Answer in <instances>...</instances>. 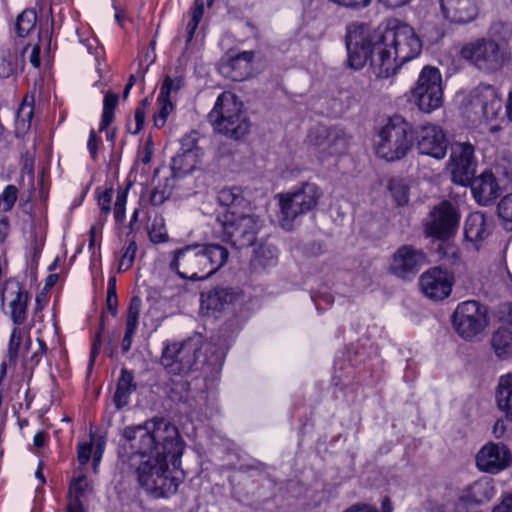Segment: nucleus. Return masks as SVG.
I'll return each instance as SVG.
<instances>
[{
    "label": "nucleus",
    "instance_id": "obj_1",
    "mask_svg": "<svg viewBox=\"0 0 512 512\" xmlns=\"http://www.w3.org/2000/svg\"><path fill=\"white\" fill-rule=\"evenodd\" d=\"M123 437L121 468H134L139 485L153 498L175 494L184 479L180 468L184 442L178 428L166 419L152 418L126 427Z\"/></svg>",
    "mask_w": 512,
    "mask_h": 512
},
{
    "label": "nucleus",
    "instance_id": "obj_2",
    "mask_svg": "<svg viewBox=\"0 0 512 512\" xmlns=\"http://www.w3.org/2000/svg\"><path fill=\"white\" fill-rule=\"evenodd\" d=\"M374 41L373 70L379 78L395 75L403 64L418 57L422 51V42L414 29L396 19L375 29Z\"/></svg>",
    "mask_w": 512,
    "mask_h": 512
},
{
    "label": "nucleus",
    "instance_id": "obj_3",
    "mask_svg": "<svg viewBox=\"0 0 512 512\" xmlns=\"http://www.w3.org/2000/svg\"><path fill=\"white\" fill-rule=\"evenodd\" d=\"M218 201L227 210L217 217L223 240L241 249L253 245L264 225V220L255 214L251 203L240 187H226L219 191Z\"/></svg>",
    "mask_w": 512,
    "mask_h": 512
},
{
    "label": "nucleus",
    "instance_id": "obj_4",
    "mask_svg": "<svg viewBox=\"0 0 512 512\" xmlns=\"http://www.w3.org/2000/svg\"><path fill=\"white\" fill-rule=\"evenodd\" d=\"M228 257V250L219 244L192 243L168 252L166 262L180 278L203 281L222 268Z\"/></svg>",
    "mask_w": 512,
    "mask_h": 512
},
{
    "label": "nucleus",
    "instance_id": "obj_5",
    "mask_svg": "<svg viewBox=\"0 0 512 512\" xmlns=\"http://www.w3.org/2000/svg\"><path fill=\"white\" fill-rule=\"evenodd\" d=\"M208 120L215 132L233 140L245 137L251 128L242 102L230 91H224L218 96L208 114Z\"/></svg>",
    "mask_w": 512,
    "mask_h": 512
},
{
    "label": "nucleus",
    "instance_id": "obj_6",
    "mask_svg": "<svg viewBox=\"0 0 512 512\" xmlns=\"http://www.w3.org/2000/svg\"><path fill=\"white\" fill-rule=\"evenodd\" d=\"M413 144L412 127L402 116L394 115L380 127L376 138L375 153L387 161L400 160Z\"/></svg>",
    "mask_w": 512,
    "mask_h": 512
},
{
    "label": "nucleus",
    "instance_id": "obj_7",
    "mask_svg": "<svg viewBox=\"0 0 512 512\" xmlns=\"http://www.w3.org/2000/svg\"><path fill=\"white\" fill-rule=\"evenodd\" d=\"M460 56L476 69L485 73L502 70L511 60L510 50L488 37H480L465 43Z\"/></svg>",
    "mask_w": 512,
    "mask_h": 512
},
{
    "label": "nucleus",
    "instance_id": "obj_8",
    "mask_svg": "<svg viewBox=\"0 0 512 512\" xmlns=\"http://www.w3.org/2000/svg\"><path fill=\"white\" fill-rule=\"evenodd\" d=\"M202 348L200 336L184 341H166L163 346L160 363L170 375L186 376L197 369V360Z\"/></svg>",
    "mask_w": 512,
    "mask_h": 512
},
{
    "label": "nucleus",
    "instance_id": "obj_9",
    "mask_svg": "<svg viewBox=\"0 0 512 512\" xmlns=\"http://www.w3.org/2000/svg\"><path fill=\"white\" fill-rule=\"evenodd\" d=\"M408 99L424 113L439 109L443 105L442 75L439 69L424 66L409 91Z\"/></svg>",
    "mask_w": 512,
    "mask_h": 512
},
{
    "label": "nucleus",
    "instance_id": "obj_10",
    "mask_svg": "<svg viewBox=\"0 0 512 512\" xmlns=\"http://www.w3.org/2000/svg\"><path fill=\"white\" fill-rule=\"evenodd\" d=\"M452 324L461 338L473 340L487 327L488 310L475 300L461 302L452 315Z\"/></svg>",
    "mask_w": 512,
    "mask_h": 512
},
{
    "label": "nucleus",
    "instance_id": "obj_11",
    "mask_svg": "<svg viewBox=\"0 0 512 512\" xmlns=\"http://www.w3.org/2000/svg\"><path fill=\"white\" fill-rule=\"evenodd\" d=\"M348 50V64L351 68L361 69L371 58V64L376 57V42L374 30L365 25H353L349 28L346 37Z\"/></svg>",
    "mask_w": 512,
    "mask_h": 512
},
{
    "label": "nucleus",
    "instance_id": "obj_12",
    "mask_svg": "<svg viewBox=\"0 0 512 512\" xmlns=\"http://www.w3.org/2000/svg\"><path fill=\"white\" fill-rule=\"evenodd\" d=\"M477 160L474 146L468 142L456 143L451 150L448 171L454 183L468 186L475 176Z\"/></svg>",
    "mask_w": 512,
    "mask_h": 512
},
{
    "label": "nucleus",
    "instance_id": "obj_13",
    "mask_svg": "<svg viewBox=\"0 0 512 512\" xmlns=\"http://www.w3.org/2000/svg\"><path fill=\"white\" fill-rule=\"evenodd\" d=\"M460 215L449 201H442L435 206L425 224V233L438 239H448L454 235L459 226Z\"/></svg>",
    "mask_w": 512,
    "mask_h": 512
},
{
    "label": "nucleus",
    "instance_id": "obj_14",
    "mask_svg": "<svg viewBox=\"0 0 512 512\" xmlns=\"http://www.w3.org/2000/svg\"><path fill=\"white\" fill-rule=\"evenodd\" d=\"M308 143L322 157L344 154L349 146V136L338 128L321 127L311 132Z\"/></svg>",
    "mask_w": 512,
    "mask_h": 512
},
{
    "label": "nucleus",
    "instance_id": "obj_15",
    "mask_svg": "<svg viewBox=\"0 0 512 512\" xmlns=\"http://www.w3.org/2000/svg\"><path fill=\"white\" fill-rule=\"evenodd\" d=\"M426 262V256L422 250L411 245H403L392 255L388 270L399 278L410 279Z\"/></svg>",
    "mask_w": 512,
    "mask_h": 512
},
{
    "label": "nucleus",
    "instance_id": "obj_16",
    "mask_svg": "<svg viewBox=\"0 0 512 512\" xmlns=\"http://www.w3.org/2000/svg\"><path fill=\"white\" fill-rule=\"evenodd\" d=\"M511 461L510 449L503 443L488 442L480 448L475 457L479 471L497 474L506 469Z\"/></svg>",
    "mask_w": 512,
    "mask_h": 512
},
{
    "label": "nucleus",
    "instance_id": "obj_17",
    "mask_svg": "<svg viewBox=\"0 0 512 512\" xmlns=\"http://www.w3.org/2000/svg\"><path fill=\"white\" fill-rule=\"evenodd\" d=\"M453 282V275L449 271L433 267L420 276L419 287L427 298L438 301L450 295Z\"/></svg>",
    "mask_w": 512,
    "mask_h": 512
},
{
    "label": "nucleus",
    "instance_id": "obj_18",
    "mask_svg": "<svg viewBox=\"0 0 512 512\" xmlns=\"http://www.w3.org/2000/svg\"><path fill=\"white\" fill-rule=\"evenodd\" d=\"M471 110L480 119L491 122L498 117L501 101L496 90L490 85H479L470 95Z\"/></svg>",
    "mask_w": 512,
    "mask_h": 512
},
{
    "label": "nucleus",
    "instance_id": "obj_19",
    "mask_svg": "<svg viewBox=\"0 0 512 512\" xmlns=\"http://www.w3.org/2000/svg\"><path fill=\"white\" fill-rule=\"evenodd\" d=\"M418 150L436 159H442L447 152V140L441 127L427 123L418 131Z\"/></svg>",
    "mask_w": 512,
    "mask_h": 512
},
{
    "label": "nucleus",
    "instance_id": "obj_20",
    "mask_svg": "<svg viewBox=\"0 0 512 512\" xmlns=\"http://www.w3.org/2000/svg\"><path fill=\"white\" fill-rule=\"evenodd\" d=\"M481 0H441L443 16L452 23L466 24L476 19Z\"/></svg>",
    "mask_w": 512,
    "mask_h": 512
},
{
    "label": "nucleus",
    "instance_id": "obj_21",
    "mask_svg": "<svg viewBox=\"0 0 512 512\" xmlns=\"http://www.w3.org/2000/svg\"><path fill=\"white\" fill-rule=\"evenodd\" d=\"M198 136V132L191 131L181 138L180 153L172 160L173 169H177L181 173H188L195 169L202 155V151L197 145Z\"/></svg>",
    "mask_w": 512,
    "mask_h": 512
},
{
    "label": "nucleus",
    "instance_id": "obj_22",
    "mask_svg": "<svg viewBox=\"0 0 512 512\" xmlns=\"http://www.w3.org/2000/svg\"><path fill=\"white\" fill-rule=\"evenodd\" d=\"M280 215L279 223L283 229L290 230L294 220L313 209L298 199L294 191L279 195Z\"/></svg>",
    "mask_w": 512,
    "mask_h": 512
},
{
    "label": "nucleus",
    "instance_id": "obj_23",
    "mask_svg": "<svg viewBox=\"0 0 512 512\" xmlns=\"http://www.w3.org/2000/svg\"><path fill=\"white\" fill-rule=\"evenodd\" d=\"M280 215L279 223L283 229L290 230L294 220L313 209L298 199L294 191L279 195Z\"/></svg>",
    "mask_w": 512,
    "mask_h": 512
},
{
    "label": "nucleus",
    "instance_id": "obj_24",
    "mask_svg": "<svg viewBox=\"0 0 512 512\" xmlns=\"http://www.w3.org/2000/svg\"><path fill=\"white\" fill-rule=\"evenodd\" d=\"M476 201L481 205H488L495 200L499 194V185L491 171H484L475 177L468 184Z\"/></svg>",
    "mask_w": 512,
    "mask_h": 512
},
{
    "label": "nucleus",
    "instance_id": "obj_25",
    "mask_svg": "<svg viewBox=\"0 0 512 512\" xmlns=\"http://www.w3.org/2000/svg\"><path fill=\"white\" fill-rule=\"evenodd\" d=\"M240 298V293L232 287L218 286L202 295V305L213 312L223 311Z\"/></svg>",
    "mask_w": 512,
    "mask_h": 512
},
{
    "label": "nucleus",
    "instance_id": "obj_26",
    "mask_svg": "<svg viewBox=\"0 0 512 512\" xmlns=\"http://www.w3.org/2000/svg\"><path fill=\"white\" fill-rule=\"evenodd\" d=\"M490 233V225L482 212L471 213L464 226V235L467 241L477 243L486 238Z\"/></svg>",
    "mask_w": 512,
    "mask_h": 512
},
{
    "label": "nucleus",
    "instance_id": "obj_27",
    "mask_svg": "<svg viewBox=\"0 0 512 512\" xmlns=\"http://www.w3.org/2000/svg\"><path fill=\"white\" fill-rule=\"evenodd\" d=\"M254 54L252 52L244 51L236 57L229 59L226 65L223 66L226 76L233 81H241L246 78L250 73V64L253 60Z\"/></svg>",
    "mask_w": 512,
    "mask_h": 512
},
{
    "label": "nucleus",
    "instance_id": "obj_28",
    "mask_svg": "<svg viewBox=\"0 0 512 512\" xmlns=\"http://www.w3.org/2000/svg\"><path fill=\"white\" fill-rule=\"evenodd\" d=\"M496 402L506 419L512 422V373L499 378L496 389Z\"/></svg>",
    "mask_w": 512,
    "mask_h": 512
},
{
    "label": "nucleus",
    "instance_id": "obj_29",
    "mask_svg": "<svg viewBox=\"0 0 512 512\" xmlns=\"http://www.w3.org/2000/svg\"><path fill=\"white\" fill-rule=\"evenodd\" d=\"M141 311V299L134 296L130 300L126 317V331L122 339L121 347L124 353L128 352L132 345V337L138 327L139 315Z\"/></svg>",
    "mask_w": 512,
    "mask_h": 512
},
{
    "label": "nucleus",
    "instance_id": "obj_30",
    "mask_svg": "<svg viewBox=\"0 0 512 512\" xmlns=\"http://www.w3.org/2000/svg\"><path fill=\"white\" fill-rule=\"evenodd\" d=\"M133 374L127 369L121 370V375L116 385L113 401L117 409L125 407L130 401V395L136 389L133 383Z\"/></svg>",
    "mask_w": 512,
    "mask_h": 512
},
{
    "label": "nucleus",
    "instance_id": "obj_31",
    "mask_svg": "<svg viewBox=\"0 0 512 512\" xmlns=\"http://www.w3.org/2000/svg\"><path fill=\"white\" fill-rule=\"evenodd\" d=\"M146 231L150 241L154 244L165 243L169 240L165 219L158 213H147Z\"/></svg>",
    "mask_w": 512,
    "mask_h": 512
},
{
    "label": "nucleus",
    "instance_id": "obj_32",
    "mask_svg": "<svg viewBox=\"0 0 512 512\" xmlns=\"http://www.w3.org/2000/svg\"><path fill=\"white\" fill-rule=\"evenodd\" d=\"M119 96L112 92H107L103 100V112L100 123V131H106L107 140L113 142L115 132L108 131V127L114 120V112L117 107Z\"/></svg>",
    "mask_w": 512,
    "mask_h": 512
},
{
    "label": "nucleus",
    "instance_id": "obj_33",
    "mask_svg": "<svg viewBox=\"0 0 512 512\" xmlns=\"http://www.w3.org/2000/svg\"><path fill=\"white\" fill-rule=\"evenodd\" d=\"M22 60L14 46L0 49V78L10 77L20 66Z\"/></svg>",
    "mask_w": 512,
    "mask_h": 512
},
{
    "label": "nucleus",
    "instance_id": "obj_34",
    "mask_svg": "<svg viewBox=\"0 0 512 512\" xmlns=\"http://www.w3.org/2000/svg\"><path fill=\"white\" fill-rule=\"evenodd\" d=\"M293 191L296 193L298 199H300L301 202L312 209L316 208L319 200L323 196V191L321 188L317 184L311 182H305Z\"/></svg>",
    "mask_w": 512,
    "mask_h": 512
},
{
    "label": "nucleus",
    "instance_id": "obj_35",
    "mask_svg": "<svg viewBox=\"0 0 512 512\" xmlns=\"http://www.w3.org/2000/svg\"><path fill=\"white\" fill-rule=\"evenodd\" d=\"M496 355L501 359L512 356V334L506 330L496 331L491 339Z\"/></svg>",
    "mask_w": 512,
    "mask_h": 512
},
{
    "label": "nucleus",
    "instance_id": "obj_36",
    "mask_svg": "<svg viewBox=\"0 0 512 512\" xmlns=\"http://www.w3.org/2000/svg\"><path fill=\"white\" fill-rule=\"evenodd\" d=\"M27 301L28 294L21 289L17 291L15 298L11 301V318L16 327H19L26 319Z\"/></svg>",
    "mask_w": 512,
    "mask_h": 512
},
{
    "label": "nucleus",
    "instance_id": "obj_37",
    "mask_svg": "<svg viewBox=\"0 0 512 512\" xmlns=\"http://www.w3.org/2000/svg\"><path fill=\"white\" fill-rule=\"evenodd\" d=\"M204 14V0H194L193 7L190 12V19L186 25L187 39L186 46L190 44L194 33Z\"/></svg>",
    "mask_w": 512,
    "mask_h": 512
},
{
    "label": "nucleus",
    "instance_id": "obj_38",
    "mask_svg": "<svg viewBox=\"0 0 512 512\" xmlns=\"http://www.w3.org/2000/svg\"><path fill=\"white\" fill-rule=\"evenodd\" d=\"M37 15L32 9L24 10L18 17L15 24L18 36H27L36 25Z\"/></svg>",
    "mask_w": 512,
    "mask_h": 512
},
{
    "label": "nucleus",
    "instance_id": "obj_39",
    "mask_svg": "<svg viewBox=\"0 0 512 512\" xmlns=\"http://www.w3.org/2000/svg\"><path fill=\"white\" fill-rule=\"evenodd\" d=\"M184 84L185 77L183 73L176 72L174 76L167 75L163 81L159 95L172 100V94H176Z\"/></svg>",
    "mask_w": 512,
    "mask_h": 512
},
{
    "label": "nucleus",
    "instance_id": "obj_40",
    "mask_svg": "<svg viewBox=\"0 0 512 512\" xmlns=\"http://www.w3.org/2000/svg\"><path fill=\"white\" fill-rule=\"evenodd\" d=\"M34 107L31 102L27 101V97L23 100L16 115V126L18 132H25L29 129L33 117Z\"/></svg>",
    "mask_w": 512,
    "mask_h": 512
},
{
    "label": "nucleus",
    "instance_id": "obj_41",
    "mask_svg": "<svg viewBox=\"0 0 512 512\" xmlns=\"http://www.w3.org/2000/svg\"><path fill=\"white\" fill-rule=\"evenodd\" d=\"M157 103L159 105V111L154 115L153 121L155 127L162 128L165 126L168 116L173 111L174 105L170 98L160 95L158 96Z\"/></svg>",
    "mask_w": 512,
    "mask_h": 512
},
{
    "label": "nucleus",
    "instance_id": "obj_42",
    "mask_svg": "<svg viewBox=\"0 0 512 512\" xmlns=\"http://www.w3.org/2000/svg\"><path fill=\"white\" fill-rule=\"evenodd\" d=\"M498 216L503 220L504 226L512 230V194L504 196L497 206Z\"/></svg>",
    "mask_w": 512,
    "mask_h": 512
},
{
    "label": "nucleus",
    "instance_id": "obj_43",
    "mask_svg": "<svg viewBox=\"0 0 512 512\" xmlns=\"http://www.w3.org/2000/svg\"><path fill=\"white\" fill-rule=\"evenodd\" d=\"M90 490L86 476L80 475L74 479L69 488V499H78L81 501L86 493Z\"/></svg>",
    "mask_w": 512,
    "mask_h": 512
},
{
    "label": "nucleus",
    "instance_id": "obj_44",
    "mask_svg": "<svg viewBox=\"0 0 512 512\" xmlns=\"http://www.w3.org/2000/svg\"><path fill=\"white\" fill-rule=\"evenodd\" d=\"M389 189L397 204L402 206L408 203V187L400 180H391Z\"/></svg>",
    "mask_w": 512,
    "mask_h": 512
},
{
    "label": "nucleus",
    "instance_id": "obj_45",
    "mask_svg": "<svg viewBox=\"0 0 512 512\" xmlns=\"http://www.w3.org/2000/svg\"><path fill=\"white\" fill-rule=\"evenodd\" d=\"M23 337L24 332L20 327H15L12 330L8 346V354L11 360L16 359L19 352L21 351V343Z\"/></svg>",
    "mask_w": 512,
    "mask_h": 512
},
{
    "label": "nucleus",
    "instance_id": "obj_46",
    "mask_svg": "<svg viewBox=\"0 0 512 512\" xmlns=\"http://www.w3.org/2000/svg\"><path fill=\"white\" fill-rule=\"evenodd\" d=\"M17 200V188L14 185H8L0 194V211L7 212L11 210Z\"/></svg>",
    "mask_w": 512,
    "mask_h": 512
},
{
    "label": "nucleus",
    "instance_id": "obj_47",
    "mask_svg": "<svg viewBox=\"0 0 512 512\" xmlns=\"http://www.w3.org/2000/svg\"><path fill=\"white\" fill-rule=\"evenodd\" d=\"M137 252V244L131 240L126 247L118 265L119 271H127L132 267Z\"/></svg>",
    "mask_w": 512,
    "mask_h": 512
},
{
    "label": "nucleus",
    "instance_id": "obj_48",
    "mask_svg": "<svg viewBox=\"0 0 512 512\" xmlns=\"http://www.w3.org/2000/svg\"><path fill=\"white\" fill-rule=\"evenodd\" d=\"M126 203L127 190L119 189L114 203V218L117 222H122L125 219Z\"/></svg>",
    "mask_w": 512,
    "mask_h": 512
},
{
    "label": "nucleus",
    "instance_id": "obj_49",
    "mask_svg": "<svg viewBox=\"0 0 512 512\" xmlns=\"http://www.w3.org/2000/svg\"><path fill=\"white\" fill-rule=\"evenodd\" d=\"M170 195V188L166 184H159L150 193V203L154 206H160L169 199Z\"/></svg>",
    "mask_w": 512,
    "mask_h": 512
},
{
    "label": "nucleus",
    "instance_id": "obj_50",
    "mask_svg": "<svg viewBox=\"0 0 512 512\" xmlns=\"http://www.w3.org/2000/svg\"><path fill=\"white\" fill-rule=\"evenodd\" d=\"M147 108V99H144L140 102L138 107L135 110L134 120H135V129L132 131L133 134H137L143 128L145 115Z\"/></svg>",
    "mask_w": 512,
    "mask_h": 512
},
{
    "label": "nucleus",
    "instance_id": "obj_51",
    "mask_svg": "<svg viewBox=\"0 0 512 512\" xmlns=\"http://www.w3.org/2000/svg\"><path fill=\"white\" fill-rule=\"evenodd\" d=\"M113 199V190H106L98 197V204L101 210L107 214L111 210V202Z\"/></svg>",
    "mask_w": 512,
    "mask_h": 512
},
{
    "label": "nucleus",
    "instance_id": "obj_52",
    "mask_svg": "<svg viewBox=\"0 0 512 512\" xmlns=\"http://www.w3.org/2000/svg\"><path fill=\"white\" fill-rule=\"evenodd\" d=\"M92 453V444L91 443H82L79 444L77 450V457L80 464H86Z\"/></svg>",
    "mask_w": 512,
    "mask_h": 512
},
{
    "label": "nucleus",
    "instance_id": "obj_53",
    "mask_svg": "<svg viewBox=\"0 0 512 512\" xmlns=\"http://www.w3.org/2000/svg\"><path fill=\"white\" fill-rule=\"evenodd\" d=\"M99 141H100V139L97 136L96 132L94 130H91L90 135H89V140L87 143V147H88L90 154L93 158H95L97 155Z\"/></svg>",
    "mask_w": 512,
    "mask_h": 512
},
{
    "label": "nucleus",
    "instance_id": "obj_54",
    "mask_svg": "<svg viewBox=\"0 0 512 512\" xmlns=\"http://www.w3.org/2000/svg\"><path fill=\"white\" fill-rule=\"evenodd\" d=\"M501 320L512 327V304H504L500 310Z\"/></svg>",
    "mask_w": 512,
    "mask_h": 512
},
{
    "label": "nucleus",
    "instance_id": "obj_55",
    "mask_svg": "<svg viewBox=\"0 0 512 512\" xmlns=\"http://www.w3.org/2000/svg\"><path fill=\"white\" fill-rule=\"evenodd\" d=\"M493 512H512V495L504 497L502 502L494 508Z\"/></svg>",
    "mask_w": 512,
    "mask_h": 512
},
{
    "label": "nucleus",
    "instance_id": "obj_56",
    "mask_svg": "<svg viewBox=\"0 0 512 512\" xmlns=\"http://www.w3.org/2000/svg\"><path fill=\"white\" fill-rule=\"evenodd\" d=\"M153 155L152 145L150 143H146L143 150L139 154V160L143 164H149Z\"/></svg>",
    "mask_w": 512,
    "mask_h": 512
},
{
    "label": "nucleus",
    "instance_id": "obj_57",
    "mask_svg": "<svg viewBox=\"0 0 512 512\" xmlns=\"http://www.w3.org/2000/svg\"><path fill=\"white\" fill-rule=\"evenodd\" d=\"M10 226L6 216L0 217V243H3L9 234Z\"/></svg>",
    "mask_w": 512,
    "mask_h": 512
},
{
    "label": "nucleus",
    "instance_id": "obj_58",
    "mask_svg": "<svg viewBox=\"0 0 512 512\" xmlns=\"http://www.w3.org/2000/svg\"><path fill=\"white\" fill-rule=\"evenodd\" d=\"M37 343L39 345V348L36 352L33 353V355L31 356V360L34 361L35 363H38L39 360H40V356H42L43 354L46 353L47 351V347H46V344L44 342L43 339L41 338H37Z\"/></svg>",
    "mask_w": 512,
    "mask_h": 512
},
{
    "label": "nucleus",
    "instance_id": "obj_59",
    "mask_svg": "<svg viewBox=\"0 0 512 512\" xmlns=\"http://www.w3.org/2000/svg\"><path fill=\"white\" fill-rule=\"evenodd\" d=\"M118 299L117 294H107V308L113 316L117 314Z\"/></svg>",
    "mask_w": 512,
    "mask_h": 512
},
{
    "label": "nucleus",
    "instance_id": "obj_60",
    "mask_svg": "<svg viewBox=\"0 0 512 512\" xmlns=\"http://www.w3.org/2000/svg\"><path fill=\"white\" fill-rule=\"evenodd\" d=\"M102 230V223L95 224L91 227L89 232V247L93 248L96 241L97 233H100Z\"/></svg>",
    "mask_w": 512,
    "mask_h": 512
},
{
    "label": "nucleus",
    "instance_id": "obj_61",
    "mask_svg": "<svg viewBox=\"0 0 512 512\" xmlns=\"http://www.w3.org/2000/svg\"><path fill=\"white\" fill-rule=\"evenodd\" d=\"M100 346H101V340H100V334H98L93 342L91 353H90L91 365L94 363V360L99 353Z\"/></svg>",
    "mask_w": 512,
    "mask_h": 512
},
{
    "label": "nucleus",
    "instance_id": "obj_62",
    "mask_svg": "<svg viewBox=\"0 0 512 512\" xmlns=\"http://www.w3.org/2000/svg\"><path fill=\"white\" fill-rule=\"evenodd\" d=\"M67 512H83L81 501L78 499H69L67 505Z\"/></svg>",
    "mask_w": 512,
    "mask_h": 512
},
{
    "label": "nucleus",
    "instance_id": "obj_63",
    "mask_svg": "<svg viewBox=\"0 0 512 512\" xmlns=\"http://www.w3.org/2000/svg\"><path fill=\"white\" fill-rule=\"evenodd\" d=\"M39 54H40V48H39V46L36 45L33 47L31 54H30V62L33 64L34 67H39V65H40Z\"/></svg>",
    "mask_w": 512,
    "mask_h": 512
},
{
    "label": "nucleus",
    "instance_id": "obj_64",
    "mask_svg": "<svg viewBox=\"0 0 512 512\" xmlns=\"http://www.w3.org/2000/svg\"><path fill=\"white\" fill-rule=\"evenodd\" d=\"M345 512H377L374 508L368 505H355L347 509Z\"/></svg>",
    "mask_w": 512,
    "mask_h": 512
}]
</instances>
